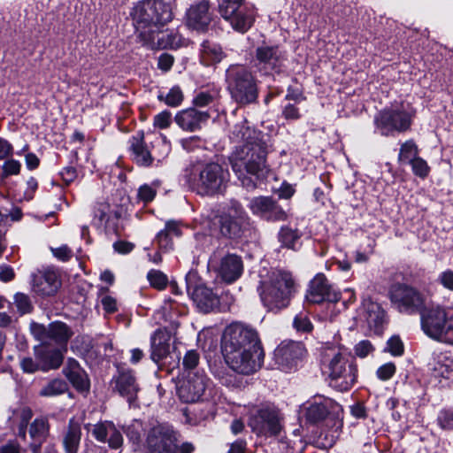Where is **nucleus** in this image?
Segmentation results:
<instances>
[{
  "instance_id": "f257e3e1",
  "label": "nucleus",
  "mask_w": 453,
  "mask_h": 453,
  "mask_svg": "<svg viewBox=\"0 0 453 453\" xmlns=\"http://www.w3.org/2000/svg\"><path fill=\"white\" fill-rule=\"evenodd\" d=\"M268 145L265 141L238 145L232 151L229 161L233 172L247 189H254L259 180H265L270 167L267 164Z\"/></svg>"
},
{
  "instance_id": "f03ea898",
  "label": "nucleus",
  "mask_w": 453,
  "mask_h": 453,
  "mask_svg": "<svg viewBox=\"0 0 453 453\" xmlns=\"http://www.w3.org/2000/svg\"><path fill=\"white\" fill-rule=\"evenodd\" d=\"M257 291L264 306L271 311L286 308L295 290V281L290 273L273 269L264 275L260 273Z\"/></svg>"
},
{
  "instance_id": "7ed1b4c3",
  "label": "nucleus",
  "mask_w": 453,
  "mask_h": 453,
  "mask_svg": "<svg viewBox=\"0 0 453 453\" xmlns=\"http://www.w3.org/2000/svg\"><path fill=\"white\" fill-rule=\"evenodd\" d=\"M321 369L340 390H349L356 382L357 368L349 362L346 350L339 346L324 348L321 354Z\"/></svg>"
},
{
  "instance_id": "20e7f679",
  "label": "nucleus",
  "mask_w": 453,
  "mask_h": 453,
  "mask_svg": "<svg viewBox=\"0 0 453 453\" xmlns=\"http://www.w3.org/2000/svg\"><path fill=\"white\" fill-rule=\"evenodd\" d=\"M226 89L239 105L255 104L258 98L257 80L252 71L243 65H231L226 70Z\"/></svg>"
},
{
  "instance_id": "39448f33",
  "label": "nucleus",
  "mask_w": 453,
  "mask_h": 453,
  "mask_svg": "<svg viewBox=\"0 0 453 453\" xmlns=\"http://www.w3.org/2000/svg\"><path fill=\"white\" fill-rule=\"evenodd\" d=\"M421 328L430 338L453 345V309L440 305L420 311Z\"/></svg>"
},
{
  "instance_id": "423d86ee",
  "label": "nucleus",
  "mask_w": 453,
  "mask_h": 453,
  "mask_svg": "<svg viewBox=\"0 0 453 453\" xmlns=\"http://www.w3.org/2000/svg\"><path fill=\"white\" fill-rule=\"evenodd\" d=\"M415 116V108L411 104L403 102L379 111L374 118V124L382 135L389 136L395 133L408 131Z\"/></svg>"
},
{
  "instance_id": "0eeeda50",
  "label": "nucleus",
  "mask_w": 453,
  "mask_h": 453,
  "mask_svg": "<svg viewBox=\"0 0 453 453\" xmlns=\"http://www.w3.org/2000/svg\"><path fill=\"white\" fill-rule=\"evenodd\" d=\"M136 29L140 34L150 29H158L173 19L171 6L163 0L139 2L132 12Z\"/></svg>"
},
{
  "instance_id": "6e6552de",
  "label": "nucleus",
  "mask_w": 453,
  "mask_h": 453,
  "mask_svg": "<svg viewBox=\"0 0 453 453\" xmlns=\"http://www.w3.org/2000/svg\"><path fill=\"white\" fill-rule=\"evenodd\" d=\"M229 176L228 170L218 163L203 164L195 170L193 187L202 196H213L226 188Z\"/></svg>"
},
{
  "instance_id": "1a4fd4ad",
  "label": "nucleus",
  "mask_w": 453,
  "mask_h": 453,
  "mask_svg": "<svg viewBox=\"0 0 453 453\" xmlns=\"http://www.w3.org/2000/svg\"><path fill=\"white\" fill-rule=\"evenodd\" d=\"M225 362L234 372L250 375L262 366L264 350L262 347L222 349Z\"/></svg>"
},
{
  "instance_id": "9d476101",
  "label": "nucleus",
  "mask_w": 453,
  "mask_h": 453,
  "mask_svg": "<svg viewBox=\"0 0 453 453\" xmlns=\"http://www.w3.org/2000/svg\"><path fill=\"white\" fill-rule=\"evenodd\" d=\"M244 0H218L221 17L240 33L247 32L253 25L256 12L253 8H241Z\"/></svg>"
},
{
  "instance_id": "9b49d317",
  "label": "nucleus",
  "mask_w": 453,
  "mask_h": 453,
  "mask_svg": "<svg viewBox=\"0 0 453 453\" xmlns=\"http://www.w3.org/2000/svg\"><path fill=\"white\" fill-rule=\"evenodd\" d=\"M255 347H261L258 334L255 328L241 322H233L225 328L221 340L222 349Z\"/></svg>"
},
{
  "instance_id": "f8f14e48",
  "label": "nucleus",
  "mask_w": 453,
  "mask_h": 453,
  "mask_svg": "<svg viewBox=\"0 0 453 453\" xmlns=\"http://www.w3.org/2000/svg\"><path fill=\"white\" fill-rule=\"evenodd\" d=\"M280 411L275 406L265 405L251 414L248 425L257 435L273 436L280 433Z\"/></svg>"
},
{
  "instance_id": "ddd939ff",
  "label": "nucleus",
  "mask_w": 453,
  "mask_h": 453,
  "mask_svg": "<svg viewBox=\"0 0 453 453\" xmlns=\"http://www.w3.org/2000/svg\"><path fill=\"white\" fill-rule=\"evenodd\" d=\"M178 434L167 425L153 426L146 439L150 453H178Z\"/></svg>"
},
{
  "instance_id": "4468645a",
  "label": "nucleus",
  "mask_w": 453,
  "mask_h": 453,
  "mask_svg": "<svg viewBox=\"0 0 453 453\" xmlns=\"http://www.w3.org/2000/svg\"><path fill=\"white\" fill-rule=\"evenodd\" d=\"M390 299L400 311L413 312L418 311L419 312L425 308L426 298L417 289L403 285L395 284L390 289Z\"/></svg>"
},
{
  "instance_id": "2eb2a0df",
  "label": "nucleus",
  "mask_w": 453,
  "mask_h": 453,
  "mask_svg": "<svg viewBox=\"0 0 453 453\" xmlns=\"http://www.w3.org/2000/svg\"><path fill=\"white\" fill-rule=\"evenodd\" d=\"M209 385V379L203 372H191L180 380L177 386L180 399L185 403H195L202 397Z\"/></svg>"
},
{
  "instance_id": "dca6fc26",
  "label": "nucleus",
  "mask_w": 453,
  "mask_h": 453,
  "mask_svg": "<svg viewBox=\"0 0 453 453\" xmlns=\"http://www.w3.org/2000/svg\"><path fill=\"white\" fill-rule=\"evenodd\" d=\"M140 40L150 50L176 49L183 39L175 30L150 29L140 33Z\"/></svg>"
},
{
  "instance_id": "f3484780",
  "label": "nucleus",
  "mask_w": 453,
  "mask_h": 453,
  "mask_svg": "<svg viewBox=\"0 0 453 453\" xmlns=\"http://www.w3.org/2000/svg\"><path fill=\"white\" fill-rule=\"evenodd\" d=\"M210 265L218 277L228 284L237 280L243 272L242 259L235 254H226L219 261L217 260L216 255H213L210 259Z\"/></svg>"
},
{
  "instance_id": "a211bd4d",
  "label": "nucleus",
  "mask_w": 453,
  "mask_h": 453,
  "mask_svg": "<svg viewBox=\"0 0 453 453\" xmlns=\"http://www.w3.org/2000/svg\"><path fill=\"white\" fill-rule=\"evenodd\" d=\"M196 274L189 273L186 276L187 291L197 308L203 312H210L219 304V299L212 290L203 284L195 286Z\"/></svg>"
},
{
  "instance_id": "6ab92c4d",
  "label": "nucleus",
  "mask_w": 453,
  "mask_h": 453,
  "mask_svg": "<svg viewBox=\"0 0 453 453\" xmlns=\"http://www.w3.org/2000/svg\"><path fill=\"white\" fill-rule=\"evenodd\" d=\"M357 319L365 324L371 332L380 334L386 322L385 311L378 303L366 298L357 310Z\"/></svg>"
},
{
  "instance_id": "aec40b11",
  "label": "nucleus",
  "mask_w": 453,
  "mask_h": 453,
  "mask_svg": "<svg viewBox=\"0 0 453 453\" xmlns=\"http://www.w3.org/2000/svg\"><path fill=\"white\" fill-rule=\"evenodd\" d=\"M306 300L311 303L322 302L336 303L341 298V294L322 273H318L311 281L306 294Z\"/></svg>"
},
{
  "instance_id": "412c9836",
  "label": "nucleus",
  "mask_w": 453,
  "mask_h": 453,
  "mask_svg": "<svg viewBox=\"0 0 453 453\" xmlns=\"http://www.w3.org/2000/svg\"><path fill=\"white\" fill-rule=\"evenodd\" d=\"M284 60L285 55L278 46L263 44L256 50V65L265 73L279 72Z\"/></svg>"
},
{
  "instance_id": "4be33fe9",
  "label": "nucleus",
  "mask_w": 453,
  "mask_h": 453,
  "mask_svg": "<svg viewBox=\"0 0 453 453\" xmlns=\"http://www.w3.org/2000/svg\"><path fill=\"white\" fill-rule=\"evenodd\" d=\"M210 118L211 114L208 111L189 107L179 111L174 116V121L183 131L192 133L199 131Z\"/></svg>"
},
{
  "instance_id": "5701e85b",
  "label": "nucleus",
  "mask_w": 453,
  "mask_h": 453,
  "mask_svg": "<svg viewBox=\"0 0 453 453\" xmlns=\"http://www.w3.org/2000/svg\"><path fill=\"white\" fill-rule=\"evenodd\" d=\"M211 21V13L208 0H201L192 4L186 12V24L191 29L204 32Z\"/></svg>"
},
{
  "instance_id": "b1692460",
  "label": "nucleus",
  "mask_w": 453,
  "mask_h": 453,
  "mask_svg": "<svg viewBox=\"0 0 453 453\" xmlns=\"http://www.w3.org/2000/svg\"><path fill=\"white\" fill-rule=\"evenodd\" d=\"M171 334L165 329H157L150 338V358L162 367L171 354Z\"/></svg>"
},
{
  "instance_id": "393cba45",
  "label": "nucleus",
  "mask_w": 453,
  "mask_h": 453,
  "mask_svg": "<svg viewBox=\"0 0 453 453\" xmlns=\"http://www.w3.org/2000/svg\"><path fill=\"white\" fill-rule=\"evenodd\" d=\"M251 211L266 220H284L287 218L286 212L271 197H255L250 202Z\"/></svg>"
},
{
  "instance_id": "a878e982",
  "label": "nucleus",
  "mask_w": 453,
  "mask_h": 453,
  "mask_svg": "<svg viewBox=\"0 0 453 453\" xmlns=\"http://www.w3.org/2000/svg\"><path fill=\"white\" fill-rule=\"evenodd\" d=\"M114 390L121 396L125 397L129 405H132L136 400L140 388L136 382V379L133 371L119 370L118 375L114 376L112 380Z\"/></svg>"
},
{
  "instance_id": "bb28decb",
  "label": "nucleus",
  "mask_w": 453,
  "mask_h": 453,
  "mask_svg": "<svg viewBox=\"0 0 453 453\" xmlns=\"http://www.w3.org/2000/svg\"><path fill=\"white\" fill-rule=\"evenodd\" d=\"M305 354L301 342H283L274 350L276 363L282 368H291Z\"/></svg>"
},
{
  "instance_id": "cd10ccee",
  "label": "nucleus",
  "mask_w": 453,
  "mask_h": 453,
  "mask_svg": "<svg viewBox=\"0 0 453 453\" xmlns=\"http://www.w3.org/2000/svg\"><path fill=\"white\" fill-rule=\"evenodd\" d=\"M432 376L442 386L453 381V355L448 352L434 353L430 363Z\"/></svg>"
},
{
  "instance_id": "c85d7f7f",
  "label": "nucleus",
  "mask_w": 453,
  "mask_h": 453,
  "mask_svg": "<svg viewBox=\"0 0 453 453\" xmlns=\"http://www.w3.org/2000/svg\"><path fill=\"white\" fill-rule=\"evenodd\" d=\"M229 139L239 145L265 141L263 134L252 128L244 118L230 126Z\"/></svg>"
},
{
  "instance_id": "c756f323",
  "label": "nucleus",
  "mask_w": 453,
  "mask_h": 453,
  "mask_svg": "<svg viewBox=\"0 0 453 453\" xmlns=\"http://www.w3.org/2000/svg\"><path fill=\"white\" fill-rule=\"evenodd\" d=\"M92 433L97 441H107L111 449H119L123 444L122 434L111 421H104L95 425Z\"/></svg>"
},
{
  "instance_id": "7c9ffc66",
  "label": "nucleus",
  "mask_w": 453,
  "mask_h": 453,
  "mask_svg": "<svg viewBox=\"0 0 453 453\" xmlns=\"http://www.w3.org/2000/svg\"><path fill=\"white\" fill-rule=\"evenodd\" d=\"M129 149L132 153L133 160L138 165L148 167L152 165L154 158L147 149L142 132H138L130 138Z\"/></svg>"
},
{
  "instance_id": "2f4dec72",
  "label": "nucleus",
  "mask_w": 453,
  "mask_h": 453,
  "mask_svg": "<svg viewBox=\"0 0 453 453\" xmlns=\"http://www.w3.org/2000/svg\"><path fill=\"white\" fill-rule=\"evenodd\" d=\"M60 286V281L56 272L48 270L38 273L34 280V290L42 296L55 294Z\"/></svg>"
},
{
  "instance_id": "473e14b6",
  "label": "nucleus",
  "mask_w": 453,
  "mask_h": 453,
  "mask_svg": "<svg viewBox=\"0 0 453 453\" xmlns=\"http://www.w3.org/2000/svg\"><path fill=\"white\" fill-rule=\"evenodd\" d=\"M246 222L245 211L239 204H234L231 208L230 216L222 222L221 231L229 237L239 236L242 226Z\"/></svg>"
},
{
  "instance_id": "72a5a7b5",
  "label": "nucleus",
  "mask_w": 453,
  "mask_h": 453,
  "mask_svg": "<svg viewBox=\"0 0 453 453\" xmlns=\"http://www.w3.org/2000/svg\"><path fill=\"white\" fill-rule=\"evenodd\" d=\"M226 58L220 45L205 41L201 45L200 59L203 65L206 66L214 65L221 62Z\"/></svg>"
},
{
  "instance_id": "f704fd0d",
  "label": "nucleus",
  "mask_w": 453,
  "mask_h": 453,
  "mask_svg": "<svg viewBox=\"0 0 453 453\" xmlns=\"http://www.w3.org/2000/svg\"><path fill=\"white\" fill-rule=\"evenodd\" d=\"M333 401L329 398L318 397L311 403L306 410V418L311 423H317L323 420L328 414L329 409L333 405Z\"/></svg>"
},
{
  "instance_id": "c9c22d12",
  "label": "nucleus",
  "mask_w": 453,
  "mask_h": 453,
  "mask_svg": "<svg viewBox=\"0 0 453 453\" xmlns=\"http://www.w3.org/2000/svg\"><path fill=\"white\" fill-rule=\"evenodd\" d=\"M36 358L41 361V370L58 368L62 363V354L57 349H35Z\"/></svg>"
},
{
  "instance_id": "e433bc0d",
  "label": "nucleus",
  "mask_w": 453,
  "mask_h": 453,
  "mask_svg": "<svg viewBox=\"0 0 453 453\" xmlns=\"http://www.w3.org/2000/svg\"><path fill=\"white\" fill-rule=\"evenodd\" d=\"M302 235L303 234L299 229L284 226L280 228L278 238L283 247L296 250L301 245Z\"/></svg>"
},
{
  "instance_id": "4c0bfd02",
  "label": "nucleus",
  "mask_w": 453,
  "mask_h": 453,
  "mask_svg": "<svg viewBox=\"0 0 453 453\" xmlns=\"http://www.w3.org/2000/svg\"><path fill=\"white\" fill-rule=\"evenodd\" d=\"M81 368L75 360L68 362L65 374L70 382L80 391L85 390V383L82 378Z\"/></svg>"
},
{
  "instance_id": "58836bf2",
  "label": "nucleus",
  "mask_w": 453,
  "mask_h": 453,
  "mask_svg": "<svg viewBox=\"0 0 453 453\" xmlns=\"http://www.w3.org/2000/svg\"><path fill=\"white\" fill-rule=\"evenodd\" d=\"M157 99L170 107H178L184 100V94L181 88L179 85H175L166 94L159 93Z\"/></svg>"
},
{
  "instance_id": "ea45409f",
  "label": "nucleus",
  "mask_w": 453,
  "mask_h": 453,
  "mask_svg": "<svg viewBox=\"0 0 453 453\" xmlns=\"http://www.w3.org/2000/svg\"><path fill=\"white\" fill-rule=\"evenodd\" d=\"M71 336V333L65 324L54 322L49 326V338L58 343H65Z\"/></svg>"
},
{
  "instance_id": "a19ab883",
  "label": "nucleus",
  "mask_w": 453,
  "mask_h": 453,
  "mask_svg": "<svg viewBox=\"0 0 453 453\" xmlns=\"http://www.w3.org/2000/svg\"><path fill=\"white\" fill-rule=\"evenodd\" d=\"M81 432V429L73 424H71L69 431L65 438L64 443L67 453H76L80 442Z\"/></svg>"
},
{
  "instance_id": "79ce46f5",
  "label": "nucleus",
  "mask_w": 453,
  "mask_h": 453,
  "mask_svg": "<svg viewBox=\"0 0 453 453\" xmlns=\"http://www.w3.org/2000/svg\"><path fill=\"white\" fill-rule=\"evenodd\" d=\"M418 147L411 140L402 144L398 155V161L403 164H410L412 158L418 157Z\"/></svg>"
},
{
  "instance_id": "37998d69",
  "label": "nucleus",
  "mask_w": 453,
  "mask_h": 453,
  "mask_svg": "<svg viewBox=\"0 0 453 453\" xmlns=\"http://www.w3.org/2000/svg\"><path fill=\"white\" fill-rule=\"evenodd\" d=\"M147 279L153 288L163 290L168 284L167 276L159 270L152 269L147 274Z\"/></svg>"
},
{
  "instance_id": "c03bdc74",
  "label": "nucleus",
  "mask_w": 453,
  "mask_h": 453,
  "mask_svg": "<svg viewBox=\"0 0 453 453\" xmlns=\"http://www.w3.org/2000/svg\"><path fill=\"white\" fill-rule=\"evenodd\" d=\"M218 96L217 91H200L193 98L195 108H203L212 104Z\"/></svg>"
},
{
  "instance_id": "a18cd8bd",
  "label": "nucleus",
  "mask_w": 453,
  "mask_h": 453,
  "mask_svg": "<svg viewBox=\"0 0 453 453\" xmlns=\"http://www.w3.org/2000/svg\"><path fill=\"white\" fill-rule=\"evenodd\" d=\"M293 326L296 331L302 333H310L313 329V326L306 311H301L296 315Z\"/></svg>"
},
{
  "instance_id": "49530a36",
  "label": "nucleus",
  "mask_w": 453,
  "mask_h": 453,
  "mask_svg": "<svg viewBox=\"0 0 453 453\" xmlns=\"http://www.w3.org/2000/svg\"><path fill=\"white\" fill-rule=\"evenodd\" d=\"M47 432L46 421L42 418L35 419L30 426L29 434L33 440L41 442Z\"/></svg>"
},
{
  "instance_id": "de8ad7c7",
  "label": "nucleus",
  "mask_w": 453,
  "mask_h": 453,
  "mask_svg": "<svg viewBox=\"0 0 453 453\" xmlns=\"http://www.w3.org/2000/svg\"><path fill=\"white\" fill-rule=\"evenodd\" d=\"M66 389L65 383L60 380H54L48 383L42 390L41 395L55 396L64 393Z\"/></svg>"
},
{
  "instance_id": "09e8293b",
  "label": "nucleus",
  "mask_w": 453,
  "mask_h": 453,
  "mask_svg": "<svg viewBox=\"0 0 453 453\" xmlns=\"http://www.w3.org/2000/svg\"><path fill=\"white\" fill-rule=\"evenodd\" d=\"M142 424L140 421H134L126 430V434L130 441L139 446L142 441Z\"/></svg>"
},
{
  "instance_id": "8fccbe9b",
  "label": "nucleus",
  "mask_w": 453,
  "mask_h": 453,
  "mask_svg": "<svg viewBox=\"0 0 453 453\" xmlns=\"http://www.w3.org/2000/svg\"><path fill=\"white\" fill-rule=\"evenodd\" d=\"M410 165H411L412 172L415 175L424 179L429 174L430 167L428 166L426 161L418 156L412 158Z\"/></svg>"
},
{
  "instance_id": "3c124183",
  "label": "nucleus",
  "mask_w": 453,
  "mask_h": 453,
  "mask_svg": "<svg viewBox=\"0 0 453 453\" xmlns=\"http://www.w3.org/2000/svg\"><path fill=\"white\" fill-rule=\"evenodd\" d=\"M437 422L441 428L444 430L453 429V410L443 409L437 417Z\"/></svg>"
},
{
  "instance_id": "603ef678",
  "label": "nucleus",
  "mask_w": 453,
  "mask_h": 453,
  "mask_svg": "<svg viewBox=\"0 0 453 453\" xmlns=\"http://www.w3.org/2000/svg\"><path fill=\"white\" fill-rule=\"evenodd\" d=\"M155 242L160 250L168 251L173 249V236L164 230L157 233Z\"/></svg>"
},
{
  "instance_id": "864d4df0",
  "label": "nucleus",
  "mask_w": 453,
  "mask_h": 453,
  "mask_svg": "<svg viewBox=\"0 0 453 453\" xmlns=\"http://www.w3.org/2000/svg\"><path fill=\"white\" fill-rule=\"evenodd\" d=\"M200 356L196 350L191 349L187 351L182 360L183 369L191 371L199 364Z\"/></svg>"
},
{
  "instance_id": "5fc2aeb1",
  "label": "nucleus",
  "mask_w": 453,
  "mask_h": 453,
  "mask_svg": "<svg viewBox=\"0 0 453 453\" xmlns=\"http://www.w3.org/2000/svg\"><path fill=\"white\" fill-rule=\"evenodd\" d=\"M386 351L393 356H401L403 353V343L398 336L391 337L386 347Z\"/></svg>"
},
{
  "instance_id": "6e6d98bb",
  "label": "nucleus",
  "mask_w": 453,
  "mask_h": 453,
  "mask_svg": "<svg viewBox=\"0 0 453 453\" xmlns=\"http://www.w3.org/2000/svg\"><path fill=\"white\" fill-rule=\"evenodd\" d=\"M154 127L165 129L170 127L172 123V115L168 111H163L154 117Z\"/></svg>"
},
{
  "instance_id": "4d7b16f0",
  "label": "nucleus",
  "mask_w": 453,
  "mask_h": 453,
  "mask_svg": "<svg viewBox=\"0 0 453 453\" xmlns=\"http://www.w3.org/2000/svg\"><path fill=\"white\" fill-rule=\"evenodd\" d=\"M157 190L155 188L148 184H144L141 186L138 190V197L140 198V200L145 203H149L154 199Z\"/></svg>"
},
{
  "instance_id": "13d9d810",
  "label": "nucleus",
  "mask_w": 453,
  "mask_h": 453,
  "mask_svg": "<svg viewBox=\"0 0 453 453\" xmlns=\"http://www.w3.org/2000/svg\"><path fill=\"white\" fill-rule=\"evenodd\" d=\"M373 350L372 344L367 340L361 341L355 346L356 355L362 358L366 357Z\"/></svg>"
},
{
  "instance_id": "bf43d9fd",
  "label": "nucleus",
  "mask_w": 453,
  "mask_h": 453,
  "mask_svg": "<svg viewBox=\"0 0 453 453\" xmlns=\"http://www.w3.org/2000/svg\"><path fill=\"white\" fill-rule=\"evenodd\" d=\"M395 372V365L393 363H387L377 370V376L382 380H388L393 377Z\"/></svg>"
},
{
  "instance_id": "052dcab7",
  "label": "nucleus",
  "mask_w": 453,
  "mask_h": 453,
  "mask_svg": "<svg viewBox=\"0 0 453 453\" xmlns=\"http://www.w3.org/2000/svg\"><path fill=\"white\" fill-rule=\"evenodd\" d=\"M438 282L446 289L453 291V271L445 270L438 276Z\"/></svg>"
},
{
  "instance_id": "680f3d73",
  "label": "nucleus",
  "mask_w": 453,
  "mask_h": 453,
  "mask_svg": "<svg viewBox=\"0 0 453 453\" xmlns=\"http://www.w3.org/2000/svg\"><path fill=\"white\" fill-rule=\"evenodd\" d=\"M21 165L18 160L9 159L3 165L4 176L16 175L20 171Z\"/></svg>"
},
{
  "instance_id": "e2e57ef3",
  "label": "nucleus",
  "mask_w": 453,
  "mask_h": 453,
  "mask_svg": "<svg viewBox=\"0 0 453 453\" xmlns=\"http://www.w3.org/2000/svg\"><path fill=\"white\" fill-rule=\"evenodd\" d=\"M20 366L23 372L32 373L41 370V361L35 362L31 357H24L20 361Z\"/></svg>"
},
{
  "instance_id": "0e129e2a",
  "label": "nucleus",
  "mask_w": 453,
  "mask_h": 453,
  "mask_svg": "<svg viewBox=\"0 0 453 453\" xmlns=\"http://www.w3.org/2000/svg\"><path fill=\"white\" fill-rule=\"evenodd\" d=\"M14 299L15 303L21 313H27L30 311L31 304L26 295L18 293L15 295Z\"/></svg>"
},
{
  "instance_id": "69168bd1",
  "label": "nucleus",
  "mask_w": 453,
  "mask_h": 453,
  "mask_svg": "<svg viewBox=\"0 0 453 453\" xmlns=\"http://www.w3.org/2000/svg\"><path fill=\"white\" fill-rule=\"evenodd\" d=\"M31 333L35 337L40 341H46L49 338V327L46 328L44 326L37 323L31 325Z\"/></svg>"
},
{
  "instance_id": "338daca9",
  "label": "nucleus",
  "mask_w": 453,
  "mask_h": 453,
  "mask_svg": "<svg viewBox=\"0 0 453 453\" xmlns=\"http://www.w3.org/2000/svg\"><path fill=\"white\" fill-rule=\"evenodd\" d=\"M282 115L286 119L291 120H296L301 117L298 107L293 104H288L284 107Z\"/></svg>"
},
{
  "instance_id": "774afa93",
  "label": "nucleus",
  "mask_w": 453,
  "mask_h": 453,
  "mask_svg": "<svg viewBox=\"0 0 453 453\" xmlns=\"http://www.w3.org/2000/svg\"><path fill=\"white\" fill-rule=\"evenodd\" d=\"M113 249L119 254L126 255L134 249V244L127 241H117L113 243Z\"/></svg>"
}]
</instances>
